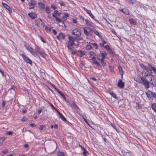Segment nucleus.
I'll return each mask as SVG.
<instances>
[{"instance_id":"nucleus-1","label":"nucleus","mask_w":156,"mask_h":156,"mask_svg":"<svg viewBox=\"0 0 156 156\" xmlns=\"http://www.w3.org/2000/svg\"><path fill=\"white\" fill-rule=\"evenodd\" d=\"M69 36L68 38L69 41L68 42V44L67 45V47L68 50H72L73 49L72 46L74 45L76 46H78L79 45V44L78 42L76 43L74 42L76 41V37L74 38L72 36H70L69 35H68Z\"/></svg>"},{"instance_id":"nucleus-2","label":"nucleus","mask_w":156,"mask_h":156,"mask_svg":"<svg viewBox=\"0 0 156 156\" xmlns=\"http://www.w3.org/2000/svg\"><path fill=\"white\" fill-rule=\"evenodd\" d=\"M148 66H146L145 69L147 72L150 73H152V71H153L154 72H156V69L154 67H153L151 64L148 63Z\"/></svg>"},{"instance_id":"nucleus-3","label":"nucleus","mask_w":156,"mask_h":156,"mask_svg":"<svg viewBox=\"0 0 156 156\" xmlns=\"http://www.w3.org/2000/svg\"><path fill=\"white\" fill-rule=\"evenodd\" d=\"M137 82L140 83H142L143 84H144V87L145 89H148L150 86H149V84L150 82H149L147 80L145 79H144L142 80L138 81L137 80Z\"/></svg>"},{"instance_id":"nucleus-4","label":"nucleus","mask_w":156,"mask_h":156,"mask_svg":"<svg viewBox=\"0 0 156 156\" xmlns=\"http://www.w3.org/2000/svg\"><path fill=\"white\" fill-rule=\"evenodd\" d=\"M137 74L138 76H139L142 80L145 79V77L147 76L148 74L146 73L140 72V71L137 70Z\"/></svg>"},{"instance_id":"nucleus-5","label":"nucleus","mask_w":156,"mask_h":156,"mask_svg":"<svg viewBox=\"0 0 156 156\" xmlns=\"http://www.w3.org/2000/svg\"><path fill=\"white\" fill-rule=\"evenodd\" d=\"M22 56L23 58L24 61L27 63L31 65L32 63V61L27 56H26L24 54L21 55Z\"/></svg>"},{"instance_id":"nucleus-6","label":"nucleus","mask_w":156,"mask_h":156,"mask_svg":"<svg viewBox=\"0 0 156 156\" xmlns=\"http://www.w3.org/2000/svg\"><path fill=\"white\" fill-rule=\"evenodd\" d=\"M150 78L151 79V80L149 82L150 84L153 86H155L156 85V80L152 76H149Z\"/></svg>"},{"instance_id":"nucleus-7","label":"nucleus","mask_w":156,"mask_h":156,"mask_svg":"<svg viewBox=\"0 0 156 156\" xmlns=\"http://www.w3.org/2000/svg\"><path fill=\"white\" fill-rule=\"evenodd\" d=\"M84 32L86 36H88L90 35V30H91V28L84 27L83 28Z\"/></svg>"},{"instance_id":"nucleus-8","label":"nucleus","mask_w":156,"mask_h":156,"mask_svg":"<svg viewBox=\"0 0 156 156\" xmlns=\"http://www.w3.org/2000/svg\"><path fill=\"white\" fill-rule=\"evenodd\" d=\"M91 59L93 61L92 63V64H96L98 66H101V65L96 60V58L95 57L93 56L92 57Z\"/></svg>"},{"instance_id":"nucleus-9","label":"nucleus","mask_w":156,"mask_h":156,"mask_svg":"<svg viewBox=\"0 0 156 156\" xmlns=\"http://www.w3.org/2000/svg\"><path fill=\"white\" fill-rule=\"evenodd\" d=\"M66 36L62 32H60L59 34L58 35L56 36V37L59 40H60V39H64L65 38Z\"/></svg>"},{"instance_id":"nucleus-10","label":"nucleus","mask_w":156,"mask_h":156,"mask_svg":"<svg viewBox=\"0 0 156 156\" xmlns=\"http://www.w3.org/2000/svg\"><path fill=\"white\" fill-rule=\"evenodd\" d=\"M73 31L75 32L76 35L77 37H80L81 35V31L78 28H75L73 30Z\"/></svg>"},{"instance_id":"nucleus-11","label":"nucleus","mask_w":156,"mask_h":156,"mask_svg":"<svg viewBox=\"0 0 156 156\" xmlns=\"http://www.w3.org/2000/svg\"><path fill=\"white\" fill-rule=\"evenodd\" d=\"M28 16L32 19H34L37 17L36 14L34 12L29 13Z\"/></svg>"},{"instance_id":"nucleus-12","label":"nucleus","mask_w":156,"mask_h":156,"mask_svg":"<svg viewBox=\"0 0 156 156\" xmlns=\"http://www.w3.org/2000/svg\"><path fill=\"white\" fill-rule=\"evenodd\" d=\"M118 86L120 88H123L124 86V83L122 80H119L117 84Z\"/></svg>"},{"instance_id":"nucleus-13","label":"nucleus","mask_w":156,"mask_h":156,"mask_svg":"<svg viewBox=\"0 0 156 156\" xmlns=\"http://www.w3.org/2000/svg\"><path fill=\"white\" fill-rule=\"evenodd\" d=\"M85 21L86 22L87 25L91 27H94V24L90 21L88 19H87L85 20Z\"/></svg>"},{"instance_id":"nucleus-14","label":"nucleus","mask_w":156,"mask_h":156,"mask_svg":"<svg viewBox=\"0 0 156 156\" xmlns=\"http://www.w3.org/2000/svg\"><path fill=\"white\" fill-rule=\"evenodd\" d=\"M119 71L120 74L121 76V78L122 79L123 78V75L124 74V72L122 70V67L120 65H119L118 66Z\"/></svg>"},{"instance_id":"nucleus-15","label":"nucleus","mask_w":156,"mask_h":156,"mask_svg":"<svg viewBox=\"0 0 156 156\" xmlns=\"http://www.w3.org/2000/svg\"><path fill=\"white\" fill-rule=\"evenodd\" d=\"M108 93L109 94L113 97L116 99H118V97L117 96V94H116L114 93L113 91L111 90H109L108 91Z\"/></svg>"},{"instance_id":"nucleus-16","label":"nucleus","mask_w":156,"mask_h":156,"mask_svg":"<svg viewBox=\"0 0 156 156\" xmlns=\"http://www.w3.org/2000/svg\"><path fill=\"white\" fill-rule=\"evenodd\" d=\"M83 9L85 11H86L87 12V13L88 14H89V16L91 17L92 18L94 19V16L91 13L90 10L87 9L85 7H83Z\"/></svg>"},{"instance_id":"nucleus-17","label":"nucleus","mask_w":156,"mask_h":156,"mask_svg":"<svg viewBox=\"0 0 156 156\" xmlns=\"http://www.w3.org/2000/svg\"><path fill=\"white\" fill-rule=\"evenodd\" d=\"M2 4L3 6L9 11L10 13H11L12 12V9L9 6L5 3H2Z\"/></svg>"},{"instance_id":"nucleus-18","label":"nucleus","mask_w":156,"mask_h":156,"mask_svg":"<svg viewBox=\"0 0 156 156\" xmlns=\"http://www.w3.org/2000/svg\"><path fill=\"white\" fill-rule=\"evenodd\" d=\"M85 52L82 51L81 50H77V55L80 57H82L85 55Z\"/></svg>"},{"instance_id":"nucleus-19","label":"nucleus","mask_w":156,"mask_h":156,"mask_svg":"<svg viewBox=\"0 0 156 156\" xmlns=\"http://www.w3.org/2000/svg\"><path fill=\"white\" fill-rule=\"evenodd\" d=\"M100 55H101V59H104L105 58L106 56L107 55V53L105 51H102L100 52Z\"/></svg>"},{"instance_id":"nucleus-20","label":"nucleus","mask_w":156,"mask_h":156,"mask_svg":"<svg viewBox=\"0 0 156 156\" xmlns=\"http://www.w3.org/2000/svg\"><path fill=\"white\" fill-rule=\"evenodd\" d=\"M57 112H58L60 118L62 119V120L65 122L67 121L66 118L62 114V113H60L58 111Z\"/></svg>"},{"instance_id":"nucleus-21","label":"nucleus","mask_w":156,"mask_h":156,"mask_svg":"<svg viewBox=\"0 0 156 156\" xmlns=\"http://www.w3.org/2000/svg\"><path fill=\"white\" fill-rule=\"evenodd\" d=\"M129 22L132 26L135 25L136 24V22L133 19H129Z\"/></svg>"},{"instance_id":"nucleus-22","label":"nucleus","mask_w":156,"mask_h":156,"mask_svg":"<svg viewBox=\"0 0 156 156\" xmlns=\"http://www.w3.org/2000/svg\"><path fill=\"white\" fill-rule=\"evenodd\" d=\"M40 21L41 22L42 21V20L41 19H38L37 20H36L34 22L35 23L36 25L37 26L39 27L40 26Z\"/></svg>"},{"instance_id":"nucleus-23","label":"nucleus","mask_w":156,"mask_h":156,"mask_svg":"<svg viewBox=\"0 0 156 156\" xmlns=\"http://www.w3.org/2000/svg\"><path fill=\"white\" fill-rule=\"evenodd\" d=\"M122 152L123 153V156H131L132 154L129 152L125 151H122Z\"/></svg>"},{"instance_id":"nucleus-24","label":"nucleus","mask_w":156,"mask_h":156,"mask_svg":"<svg viewBox=\"0 0 156 156\" xmlns=\"http://www.w3.org/2000/svg\"><path fill=\"white\" fill-rule=\"evenodd\" d=\"M152 92L150 90H148L146 93V94L147 97L148 98H151L152 96Z\"/></svg>"},{"instance_id":"nucleus-25","label":"nucleus","mask_w":156,"mask_h":156,"mask_svg":"<svg viewBox=\"0 0 156 156\" xmlns=\"http://www.w3.org/2000/svg\"><path fill=\"white\" fill-rule=\"evenodd\" d=\"M29 5L30 6L31 5L34 6L36 5V2L34 0H31L30 2L29 3Z\"/></svg>"},{"instance_id":"nucleus-26","label":"nucleus","mask_w":156,"mask_h":156,"mask_svg":"<svg viewBox=\"0 0 156 156\" xmlns=\"http://www.w3.org/2000/svg\"><path fill=\"white\" fill-rule=\"evenodd\" d=\"M151 107L152 109L156 112V103H152L151 105Z\"/></svg>"},{"instance_id":"nucleus-27","label":"nucleus","mask_w":156,"mask_h":156,"mask_svg":"<svg viewBox=\"0 0 156 156\" xmlns=\"http://www.w3.org/2000/svg\"><path fill=\"white\" fill-rule=\"evenodd\" d=\"M30 53L35 57H36L38 55L37 53L34 51L33 48H32V50Z\"/></svg>"},{"instance_id":"nucleus-28","label":"nucleus","mask_w":156,"mask_h":156,"mask_svg":"<svg viewBox=\"0 0 156 156\" xmlns=\"http://www.w3.org/2000/svg\"><path fill=\"white\" fill-rule=\"evenodd\" d=\"M71 106L76 109H79V108L77 105L74 102H73L71 104Z\"/></svg>"},{"instance_id":"nucleus-29","label":"nucleus","mask_w":156,"mask_h":156,"mask_svg":"<svg viewBox=\"0 0 156 156\" xmlns=\"http://www.w3.org/2000/svg\"><path fill=\"white\" fill-rule=\"evenodd\" d=\"M94 33L96 35H98L99 37H101V36L99 34L98 32L94 28Z\"/></svg>"},{"instance_id":"nucleus-30","label":"nucleus","mask_w":156,"mask_h":156,"mask_svg":"<svg viewBox=\"0 0 156 156\" xmlns=\"http://www.w3.org/2000/svg\"><path fill=\"white\" fill-rule=\"evenodd\" d=\"M57 155L58 156H64V154L63 152L59 151L57 153Z\"/></svg>"},{"instance_id":"nucleus-31","label":"nucleus","mask_w":156,"mask_h":156,"mask_svg":"<svg viewBox=\"0 0 156 156\" xmlns=\"http://www.w3.org/2000/svg\"><path fill=\"white\" fill-rule=\"evenodd\" d=\"M8 150L7 149H5V150L2 151L1 152V155L3 156L5 154L8 152Z\"/></svg>"},{"instance_id":"nucleus-32","label":"nucleus","mask_w":156,"mask_h":156,"mask_svg":"<svg viewBox=\"0 0 156 156\" xmlns=\"http://www.w3.org/2000/svg\"><path fill=\"white\" fill-rule=\"evenodd\" d=\"M100 60L101 61V63L102 66H105L106 65V63L105 62V60H104V59H101Z\"/></svg>"},{"instance_id":"nucleus-33","label":"nucleus","mask_w":156,"mask_h":156,"mask_svg":"<svg viewBox=\"0 0 156 156\" xmlns=\"http://www.w3.org/2000/svg\"><path fill=\"white\" fill-rule=\"evenodd\" d=\"M58 93L62 96V97L66 101V97L61 91L59 92Z\"/></svg>"},{"instance_id":"nucleus-34","label":"nucleus","mask_w":156,"mask_h":156,"mask_svg":"<svg viewBox=\"0 0 156 156\" xmlns=\"http://www.w3.org/2000/svg\"><path fill=\"white\" fill-rule=\"evenodd\" d=\"M94 28H91V30H90V35L91 36H93L94 33Z\"/></svg>"},{"instance_id":"nucleus-35","label":"nucleus","mask_w":156,"mask_h":156,"mask_svg":"<svg viewBox=\"0 0 156 156\" xmlns=\"http://www.w3.org/2000/svg\"><path fill=\"white\" fill-rule=\"evenodd\" d=\"M55 20L58 23H60V22H62V23L63 24L64 23V22L63 21L62 22L61 21V20L59 18H58L57 17L55 18Z\"/></svg>"},{"instance_id":"nucleus-36","label":"nucleus","mask_w":156,"mask_h":156,"mask_svg":"<svg viewBox=\"0 0 156 156\" xmlns=\"http://www.w3.org/2000/svg\"><path fill=\"white\" fill-rule=\"evenodd\" d=\"M38 5L42 8H44V4L42 3L39 2L38 3Z\"/></svg>"},{"instance_id":"nucleus-37","label":"nucleus","mask_w":156,"mask_h":156,"mask_svg":"<svg viewBox=\"0 0 156 156\" xmlns=\"http://www.w3.org/2000/svg\"><path fill=\"white\" fill-rule=\"evenodd\" d=\"M5 140V138L3 137H2L0 138V142L2 143Z\"/></svg>"},{"instance_id":"nucleus-38","label":"nucleus","mask_w":156,"mask_h":156,"mask_svg":"<svg viewBox=\"0 0 156 156\" xmlns=\"http://www.w3.org/2000/svg\"><path fill=\"white\" fill-rule=\"evenodd\" d=\"M83 154L84 156H87V154L89 155V153L88 151L87 150L85 151H83Z\"/></svg>"},{"instance_id":"nucleus-39","label":"nucleus","mask_w":156,"mask_h":156,"mask_svg":"<svg viewBox=\"0 0 156 156\" xmlns=\"http://www.w3.org/2000/svg\"><path fill=\"white\" fill-rule=\"evenodd\" d=\"M24 45L27 50L32 48L29 45L25 44Z\"/></svg>"},{"instance_id":"nucleus-40","label":"nucleus","mask_w":156,"mask_h":156,"mask_svg":"<svg viewBox=\"0 0 156 156\" xmlns=\"http://www.w3.org/2000/svg\"><path fill=\"white\" fill-rule=\"evenodd\" d=\"M82 40V38L81 37H76V41L77 42H77H79V41H80Z\"/></svg>"},{"instance_id":"nucleus-41","label":"nucleus","mask_w":156,"mask_h":156,"mask_svg":"<svg viewBox=\"0 0 156 156\" xmlns=\"http://www.w3.org/2000/svg\"><path fill=\"white\" fill-rule=\"evenodd\" d=\"M54 13L55 15H57L58 16H59L61 14V13L58 12V11L57 10H55L54 12Z\"/></svg>"},{"instance_id":"nucleus-42","label":"nucleus","mask_w":156,"mask_h":156,"mask_svg":"<svg viewBox=\"0 0 156 156\" xmlns=\"http://www.w3.org/2000/svg\"><path fill=\"white\" fill-rule=\"evenodd\" d=\"M49 105L53 109L55 110L56 111H58V110L55 107L54 105L51 103H49Z\"/></svg>"},{"instance_id":"nucleus-43","label":"nucleus","mask_w":156,"mask_h":156,"mask_svg":"<svg viewBox=\"0 0 156 156\" xmlns=\"http://www.w3.org/2000/svg\"><path fill=\"white\" fill-rule=\"evenodd\" d=\"M140 65L141 67L143 69H145L146 67V66H145L142 63H140Z\"/></svg>"},{"instance_id":"nucleus-44","label":"nucleus","mask_w":156,"mask_h":156,"mask_svg":"<svg viewBox=\"0 0 156 156\" xmlns=\"http://www.w3.org/2000/svg\"><path fill=\"white\" fill-rule=\"evenodd\" d=\"M127 9H122V11L123 13H125L126 14H127L128 13L127 11H126Z\"/></svg>"},{"instance_id":"nucleus-45","label":"nucleus","mask_w":156,"mask_h":156,"mask_svg":"<svg viewBox=\"0 0 156 156\" xmlns=\"http://www.w3.org/2000/svg\"><path fill=\"white\" fill-rule=\"evenodd\" d=\"M91 44L92 45H93L94 47V48L95 49H98V47L97 44V43H92Z\"/></svg>"},{"instance_id":"nucleus-46","label":"nucleus","mask_w":156,"mask_h":156,"mask_svg":"<svg viewBox=\"0 0 156 156\" xmlns=\"http://www.w3.org/2000/svg\"><path fill=\"white\" fill-rule=\"evenodd\" d=\"M86 48L87 49H90L91 48H92L91 45L88 44L86 47Z\"/></svg>"},{"instance_id":"nucleus-47","label":"nucleus","mask_w":156,"mask_h":156,"mask_svg":"<svg viewBox=\"0 0 156 156\" xmlns=\"http://www.w3.org/2000/svg\"><path fill=\"white\" fill-rule=\"evenodd\" d=\"M96 56H97V58L98 59L100 60H101V55H100V53L98 54H97L96 55Z\"/></svg>"},{"instance_id":"nucleus-48","label":"nucleus","mask_w":156,"mask_h":156,"mask_svg":"<svg viewBox=\"0 0 156 156\" xmlns=\"http://www.w3.org/2000/svg\"><path fill=\"white\" fill-rule=\"evenodd\" d=\"M39 36V37L40 38L41 40V41L42 42H43L44 43H46V41L44 40V39H43V38L42 37H41L40 36Z\"/></svg>"},{"instance_id":"nucleus-49","label":"nucleus","mask_w":156,"mask_h":156,"mask_svg":"<svg viewBox=\"0 0 156 156\" xmlns=\"http://www.w3.org/2000/svg\"><path fill=\"white\" fill-rule=\"evenodd\" d=\"M45 30L46 31H48V32H50L51 30V28H48L47 27H46Z\"/></svg>"},{"instance_id":"nucleus-50","label":"nucleus","mask_w":156,"mask_h":156,"mask_svg":"<svg viewBox=\"0 0 156 156\" xmlns=\"http://www.w3.org/2000/svg\"><path fill=\"white\" fill-rule=\"evenodd\" d=\"M151 97L156 98V93L152 92Z\"/></svg>"},{"instance_id":"nucleus-51","label":"nucleus","mask_w":156,"mask_h":156,"mask_svg":"<svg viewBox=\"0 0 156 156\" xmlns=\"http://www.w3.org/2000/svg\"><path fill=\"white\" fill-rule=\"evenodd\" d=\"M45 11L47 13H48L50 12V9L48 7H46L45 9Z\"/></svg>"},{"instance_id":"nucleus-52","label":"nucleus","mask_w":156,"mask_h":156,"mask_svg":"<svg viewBox=\"0 0 156 156\" xmlns=\"http://www.w3.org/2000/svg\"><path fill=\"white\" fill-rule=\"evenodd\" d=\"M5 104V102L4 101H2V107L4 108Z\"/></svg>"},{"instance_id":"nucleus-53","label":"nucleus","mask_w":156,"mask_h":156,"mask_svg":"<svg viewBox=\"0 0 156 156\" xmlns=\"http://www.w3.org/2000/svg\"><path fill=\"white\" fill-rule=\"evenodd\" d=\"M52 86L54 88L55 90H56L58 93L60 91V90L57 88L53 85L52 84Z\"/></svg>"},{"instance_id":"nucleus-54","label":"nucleus","mask_w":156,"mask_h":156,"mask_svg":"<svg viewBox=\"0 0 156 156\" xmlns=\"http://www.w3.org/2000/svg\"><path fill=\"white\" fill-rule=\"evenodd\" d=\"M110 124L114 129H115V130L117 131V129L116 126H115V125L114 124L111 123Z\"/></svg>"},{"instance_id":"nucleus-55","label":"nucleus","mask_w":156,"mask_h":156,"mask_svg":"<svg viewBox=\"0 0 156 156\" xmlns=\"http://www.w3.org/2000/svg\"><path fill=\"white\" fill-rule=\"evenodd\" d=\"M41 56L44 58H45L47 56V55L44 53L43 52L41 55Z\"/></svg>"},{"instance_id":"nucleus-56","label":"nucleus","mask_w":156,"mask_h":156,"mask_svg":"<svg viewBox=\"0 0 156 156\" xmlns=\"http://www.w3.org/2000/svg\"><path fill=\"white\" fill-rule=\"evenodd\" d=\"M104 47L107 50H108V49L110 48V47H109L108 44L105 45L104 46Z\"/></svg>"},{"instance_id":"nucleus-57","label":"nucleus","mask_w":156,"mask_h":156,"mask_svg":"<svg viewBox=\"0 0 156 156\" xmlns=\"http://www.w3.org/2000/svg\"><path fill=\"white\" fill-rule=\"evenodd\" d=\"M44 126L43 125H41L40 126V127H39V129L40 130H41L43 129L44 128Z\"/></svg>"},{"instance_id":"nucleus-58","label":"nucleus","mask_w":156,"mask_h":156,"mask_svg":"<svg viewBox=\"0 0 156 156\" xmlns=\"http://www.w3.org/2000/svg\"><path fill=\"white\" fill-rule=\"evenodd\" d=\"M6 133L7 135H10L12 134L13 133L12 131H9L7 133Z\"/></svg>"},{"instance_id":"nucleus-59","label":"nucleus","mask_w":156,"mask_h":156,"mask_svg":"<svg viewBox=\"0 0 156 156\" xmlns=\"http://www.w3.org/2000/svg\"><path fill=\"white\" fill-rule=\"evenodd\" d=\"M107 51L110 53H111L113 54L114 53L112 51L110 48H109L108 50Z\"/></svg>"},{"instance_id":"nucleus-60","label":"nucleus","mask_w":156,"mask_h":156,"mask_svg":"<svg viewBox=\"0 0 156 156\" xmlns=\"http://www.w3.org/2000/svg\"><path fill=\"white\" fill-rule=\"evenodd\" d=\"M35 49V50L36 51H37V52L38 51H39V50H40L39 48H38V46H37V45H36Z\"/></svg>"},{"instance_id":"nucleus-61","label":"nucleus","mask_w":156,"mask_h":156,"mask_svg":"<svg viewBox=\"0 0 156 156\" xmlns=\"http://www.w3.org/2000/svg\"><path fill=\"white\" fill-rule=\"evenodd\" d=\"M110 70L112 72H114V69H113L112 67L111 66H109Z\"/></svg>"},{"instance_id":"nucleus-62","label":"nucleus","mask_w":156,"mask_h":156,"mask_svg":"<svg viewBox=\"0 0 156 156\" xmlns=\"http://www.w3.org/2000/svg\"><path fill=\"white\" fill-rule=\"evenodd\" d=\"M59 3L62 6H65V5L64 3V2H63L62 1H61Z\"/></svg>"},{"instance_id":"nucleus-63","label":"nucleus","mask_w":156,"mask_h":156,"mask_svg":"<svg viewBox=\"0 0 156 156\" xmlns=\"http://www.w3.org/2000/svg\"><path fill=\"white\" fill-rule=\"evenodd\" d=\"M30 126L31 127H35L36 126V125L34 123H31L30 124Z\"/></svg>"},{"instance_id":"nucleus-64","label":"nucleus","mask_w":156,"mask_h":156,"mask_svg":"<svg viewBox=\"0 0 156 156\" xmlns=\"http://www.w3.org/2000/svg\"><path fill=\"white\" fill-rule=\"evenodd\" d=\"M51 7L53 9H57V7L53 5H51Z\"/></svg>"}]
</instances>
